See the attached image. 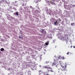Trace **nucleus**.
Returning <instances> with one entry per match:
<instances>
[{
    "instance_id": "1",
    "label": "nucleus",
    "mask_w": 75,
    "mask_h": 75,
    "mask_svg": "<svg viewBox=\"0 0 75 75\" xmlns=\"http://www.w3.org/2000/svg\"><path fill=\"white\" fill-rule=\"evenodd\" d=\"M63 40L66 42H68L69 39H68V35L67 34L65 35L63 37Z\"/></svg>"
},
{
    "instance_id": "9",
    "label": "nucleus",
    "mask_w": 75,
    "mask_h": 75,
    "mask_svg": "<svg viewBox=\"0 0 75 75\" xmlns=\"http://www.w3.org/2000/svg\"><path fill=\"white\" fill-rule=\"evenodd\" d=\"M45 30H43V29H41L40 30V31L41 33H42V34H43V33H44V31Z\"/></svg>"
},
{
    "instance_id": "13",
    "label": "nucleus",
    "mask_w": 75,
    "mask_h": 75,
    "mask_svg": "<svg viewBox=\"0 0 75 75\" xmlns=\"http://www.w3.org/2000/svg\"><path fill=\"white\" fill-rule=\"evenodd\" d=\"M75 25V23H71V25L72 26H73V25Z\"/></svg>"
},
{
    "instance_id": "8",
    "label": "nucleus",
    "mask_w": 75,
    "mask_h": 75,
    "mask_svg": "<svg viewBox=\"0 0 75 75\" xmlns=\"http://www.w3.org/2000/svg\"><path fill=\"white\" fill-rule=\"evenodd\" d=\"M4 1H4V0H2L0 1V4H1H1L3 3H4Z\"/></svg>"
},
{
    "instance_id": "11",
    "label": "nucleus",
    "mask_w": 75,
    "mask_h": 75,
    "mask_svg": "<svg viewBox=\"0 0 75 75\" xmlns=\"http://www.w3.org/2000/svg\"><path fill=\"white\" fill-rule=\"evenodd\" d=\"M58 62H59V64H60V65H62V63H61V61H58Z\"/></svg>"
},
{
    "instance_id": "24",
    "label": "nucleus",
    "mask_w": 75,
    "mask_h": 75,
    "mask_svg": "<svg viewBox=\"0 0 75 75\" xmlns=\"http://www.w3.org/2000/svg\"><path fill=\"white\" fill-rule=\"evenodd\" d=\"M8 70H10V68H8Z\"/></svg>"
},
{
    "instance_id": "22",
    "label": "nucleus",
    "mask_w": 75,
    "mask_h": 75,
    "mask_svg": "<svg viewBox=\"0 0 75 75\" xmlns=\"http://www.w3.org/2000/svg\"><path fill=\"white\" fill-rule=\"evenodd\" d=\"M50 38V39H51V38H52V37H51V36H50V38Z\"/></svg>"
},
{
    "instance_id": "19",
    "label": "nucleus",
    "mask_w": 75,
    "mask_h": 75,
    "mask_svg": "<svg viewBox=\"0 0 75 75\" xmlns=\"http://www.w3.org/2000/svg\"><path fill=\"white\" fill-rule=\"evenodd\" d=\"M44 34H47V32H46V31L44 32Z\"/></svg>"
},
{
    "instance_id": "29",
    "label": "nucleus",
    "mask_w": 75,
    "mask_h": 75,
    "mask_svg": "<svg viewBox=\"0 0 75 75\" xmlns=\"http://www.w3.org/2000/svg\"><path fill=\"white\" fill-rule=\"evenodd\" d=\"M21 38V37H19V38Z\"/></svg>"
},
{
    "instance_id": "6",
    "label": "nucleus",
    "mask_w": 75,
    "mask_h": 75,
    "mask_svg": "<svg viewBox=\"0 0 75 75\" xmlns=\"http://www.w3.org/2000/svg\"><path fill=\"white\" fill-rule=\"evenodd\" d=\"M48 3H50L51 4H52L53 5L54 4V3L52 1H47Z\"/></svg>"
},
{
    "instance_id": "4",
    "label": "nucleus",
    "mask_w": 75,
    "mask_h": 75,
    "mask_svg": "<svg viewBox=\"0 0 75 75\" xmlns=\"http://www.w3.org/2000/svg\"><path fill=\"white\" fill-rule=\"evenodd\" d=\"M54 62H57L58 61V60L57 59V57L56 56H54Z\"/></svg>"
},
{
    "instance_id": "3",
    "label": "nucleus",
    "mask_w": 75,
    "mask_h": 75,
    "mask_svg": "<svg viewBox=\"0 0 75 75\" xmlns=\"http://www.w3.org/2000/svg\"><path fill=\"white\" fill-rule=\"evenodd\" d=\"M58 38L61 40H64V37H63V35L62 34H60L58 36Z\"/></svg>"
},
{
    "instance_id": "28",
    "label": "nucleus",
    "mask_w": 75,
    "mask_h": 75,
    "mask_svg": "<svg viewBox=\"0 0 75 75\" xmlns=\"http://www.w3.org/2000/svg\"><path fill=\"white\" fill-rule=\"evenodd\" d=\"M72 46H71V48H72Z\"/></svg>"
},
{
    "instance_id": "25",
    "label": "nucleus",
    "mask_w": 75,
    "mask_h": 75,
    "mask_svg": "<svg viewBox=\"0 0 75 75\" xmlns=\"http://www.w3.org/2000/svg\"><path fill=\"white\" fill-rule=\"evenodd\" d=\"M58 67V66L57 65L56 66V67H57V68Z\"/></svg>"
},
{
    "instance_id": "5",
    "label": "nucleus",
    "mask_w": 75,
    "mask_h": 75,
    "mask_svg": "<svg viewBox=\"0 0 75 75\" xmlns=\"http://www.w3.org/2000/svg\"><path fill=\"white\" fill-rule=\"evenodd\" d=\"M43 68H46V69H51V67H47L46 66H44Z\"/></svg>"
},
{
    "instance_id": "12",
    "label": "nucleus",
    "mask_w": 75,
    "mask_h": 75,
    "mask_svg": "<svg viewBox=\"0 0 75 75\" xmlns=\"http://www.w3.org/2000/svg\"><path fill=\"white\" fill-rule=\"evenodd\" d=\"M4 50V49L3 48H1V51H3Z\"/></svg>"
},
{
    "instance_id": "27",
    "label": "nucleus",
    "mask_w": 75,
    "mask_h": 75,
    "mask_svg": "<svg viewBox=\"0 0 75 75\" xmlns=\"http://www.w3.org/2000/svg\"><path fill=\"white\" fill-rule=\"evenodd\" d=\"M73 48H75V46H73Z\"/></svg>"
},
{
    "instance_id": "18",
    "label": "nucleus",
    "mask_w": 75,
    "mask_h": 75,
    "mask_svg": "<svg viewBox=\"0 0 75 75\" xmlns=\"http://www.w3.org/2000/svg\"><path fill=\"white\" fill-rule=\"evenodd\" d=\"M45 45H48V43H45Z\"/></svg>"
},
{
    "instance_id": "23",
    "label": "nucleus",
    "mask_w": 75,
    "mask_h": 75,
    "mask_svg": "<svg viewBox=\"0 0 75 75\" xmlns=\"http://www.w3.org/2000/svg\"><path fill=\"white\" fill-rule=\"evenodd\" d=\"M50 71H51V72H54V71L52 70H50Z\"/></svg>"
},
{
    "instance_id": "7",
    "label": "nucleus",
    "mask_w": 75,
    "mask_h": 75,
    "mask_svg": "<svg viewBox=\"0 0 75 75\" xmlns=\"http://www.w3.org/2000/svg\"><path fill=\"white\" fill-rule=\"evenodd\" d=\"M57 62H55V61L52 63V65H57Z\"/></svg>"
},
{
    "instance_id": "26",
    "label": "nucleus",
    "mask_w": 75,
    "mask_h": 75,
    "mask_svg": "<svg viewBox=\"0 0 75 75\" xmlns=\"http://www.w3.org/2000/svg\"><path fill=\"white\" fill-rule=\"evenodd\" d=\"M75 6V5H73L72 6H73V7H74Z\"/></svg>"
},
{
    "instance_id": "17",
    "label": "nucleus",
    "mask_w": 75,
    "mask_h": 75,
    "mask_svg": "<svg viewBox=\"0 0 75 75\" xmlns=\"http://www.w3.org/2000/svg\"><path fill=\"white\" fill-rule=\"evenodd\" d=\"M5 1V2H6V3L7 4H9V3L7 2V1Z\"/></svg>"
},
{
    "instance_id": "2",
    "label": "nucleus",
    "mask_w": 75,
    "mask_h": 75,
    "mask_svg": "<svg viewBox=\"0 0 75 75\" xmlns=\"http://www.w3.org/2000/svg\"><path fill=\"white\" fill-rule=\"evenodd\" d=\"M67 66H64L62 64L61 65V69L62 71H66L67 70Z\"/></svg>"
},
{
    "instance_id": "15",
    "label": "nucleus",
    "mask_w": 75,
    "mask_h": 75,
    "mask_svg": "<svg viewBox=\"0 0 75 75\" xmlns=\"http://www.w3.org/2000/svg\"><path fill=\"white\" fill-rule=\"evenodd\" d=\"M14 6H17V4H16V2H15L14 3Z\"/></svg>"
},
{
    "instance_id": "14",
    "label": "nucleus",
    "mask_w": 75,
    "mask_h": 75,
    "mask_svg": "<svg viewBox=\"0 0 75 75\" xmlns=\"http://www.w3.org/2000/svg\"><path fill=\"white\" fill-rule=\"evenodd\" d=\"M28 74L29 75H31V71H28Z\"/></svg>"
},
{
    "instance_id": "16",
    "label": "nucleus",
    "mask_w": 75,
    "mask_h": 75,
    "mask_svg": "<svg viewBox=\"0 0 75 75\" xmlns=\"http://www.w3.org/2000/svg\"><path fill=\"white\" fill-rule=\"evenodd\" d=\"M15 14H16V16H18V13L16 12V13H15Z\"/></svg>"
},
{
    "instance_id": "30",
    "label": "nucleus",
    "mask_w": 75,
    "mask_h": 75,
    "mask_svg": "<svg viewBox=\"0 0 75 75\" xmlns=\"http://www.w3.org/2000/svg\"><path fill=\"white\" fill-rule=\"evenodd\" d=\"M59 59H60V60H61V59H59Z\"/></svg>"
},
{
    "instance_id": "20",
    "label": "nucleus",
    "mask_w": 75,
    "mask_h": 75,
    "mask_svg": "<svg viewBox=\"0 0 75 75\" xmlns=\"http://www.w3.org/2000/svg\"><path fill=\"white\" fill-rule=\"evenodd\" d=\"M62 59H65V58H64V57H62Z\"/></svg>"
},
{
    "instance_id": "10",
    "label": "nucleus",
    "mask_w": 75,
    "mask_h": 75,
    "mask_svg": "<svg viewBox=\"0 0 75 75\" xmlns=\"http://www.w3.org/2000/svg\"><path fill=\"white\" fill-rule=\"evenodd\" d=\"M57 23H58V21H56V22H54V25H57V24H58Z\"/></svg>"
},
{
    "instance_id": "21",
    "label": "nucleus",
    "mask_w": 75,
    "mask_h": 75,
    "mask_svg": "<svg viewBox=\"0 0 75 75\" xmlns=\"http://www.w3.org/2000/svg\"><path fill=\"white\" fill-rule=\"evenodd\" d=\"M69 52H67V55H69Z\"/></svg>"
}]
</instances>
